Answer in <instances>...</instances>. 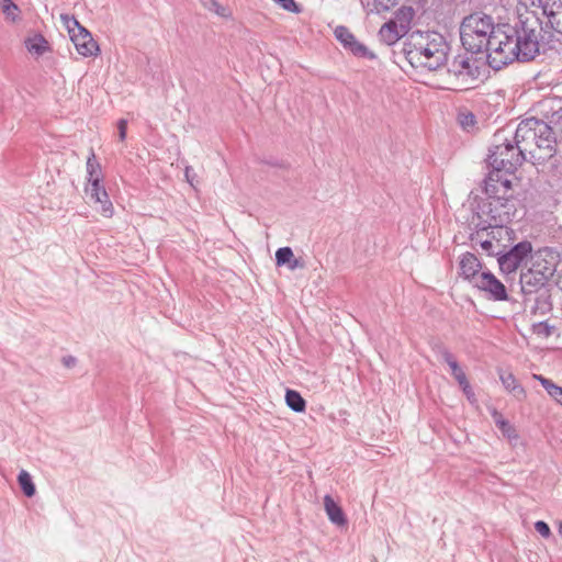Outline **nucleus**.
I'll use <instances>...</instances> for the list:
<instances>
[{
    "mask_svg": "<svg viewBox=\"0 0 562 562\" xmlns=\"http://www.w3.org/2000/svg\"><path fill=\"white\" fill-rule=\"evenodd\" d=\"M460 38L468 52L476 54L485 49L487 63L495 70L520 61V53L517 52L507 25L495 29L488 15L473 13L464 18L460 27Z\"/></svg>",
    "mask_w": 562,
    "mask_h": 562,
    "instance_id": "nucleus-1",
    "label": "nucleus"
},
{
    "mask_svg": "<svg viewBox=\"0 0 562 562\" xmlns=\"http://www.w3.org/2000/svg\"><path fill=\"white\" fill-rule=\"evenodd\" d=\"M544 1L518 0L516 5L517 21L514 25H507L514 37L517 52L520 53V61H530L539 55V41L542 31Z\"/></svg>",
    "mask_w": 562,
    "mask_h": 562,
    "instance_id": "nucleus-2",
    "label": "nucleus"
},
{
    "mask_svg": "<svg viewBox=\"0 0 562 562\" xmlns=\"http://www.w3.org/2000/svg\"><path fill=\"white\" fill-rule=\"evenodd\" d=\"M449 45L437 32L415 31L404 43L403 53L415 68L437 70L447 63Z\"/></svg>",
    "mask_w": 562,
    "mask_h": 562,
    "instance_id": "nucleus-3",
    "label": "nucleus"
},
{
    "mask_svg": "<svg viewBox=\"0 0 562 562\" xmlns=\"http://www.w3.org/2000/svg\"><path fill=\"white\" fill-rule=\"evenodd\" d=\"M525 160H527L526 157L513 138H508L504 132H497L494 135V142L487 158V162L494 171L513 173Z\"/></svg>",
    "mask_w": 562,
    "mask_h": 562,
    "instance_id": "nucleus-4",
    "label": "nucleus"
},
{
    "mask_svg": "<svg viewBox=\"0 0 562 562\" xmlns=\"http://www.w3.org/2000/svg\"><path fill=\"white\" fill-rule=\"evenodd\" d=\"M480 65L476 59L467 55H458L448 66V81L452 90H467L480 77Z\"/></svg>",
    "mask_w": 562,
    "mask_h": 562,
    "instance_id": "nucleus-5",
    "label": "nucleus"
},
{
    "mask_svg": "<svg viewBox=\"0 0 562 562\" xmlns=\"http://www.w3.org/2000/svg\"><path fill=\"white\" fill-rule=\"evenodd\" d=\"M543 132L548 133V124L535 117L526 119L517 125L513 139L526 159L535 155L538 135Z\"/></svg>",
    "mask_w": 562,
    "mask_h": 562,
    "instance_id": "nucleus-6",
    "label": "nucleus"
},
{
    "mask_svg": "<svg viewBox=\"0 0 562 562\" xmlns=\"http://www.w3.org/2000/svg\"><path fill=\"white\" fill-rule=\"evenodd\" d=\"M60 19L68 30L70 40L74 43L76 50L83 57L95 56L99 52V45L93 40L91 33L80 25L75 16L61 14Z\"/></svg>",
    "mask_w": 562,
    "mask_h": 562,
    "instance_id": "nucleus-7",
    "label": "nucleus"
},
{
    "mask_svg": "<svg viewBox=\"0 0 562 562\" xmlns=\"http://www.w3.org/2000/svg\"><path fill=\"white\" fill-rule=\"evenodd\" d=\"M485 193L488 194V199L492 207V231L491 232H504L506 231L504 225L512 221L514 216V203L512 200L504 196H496L495 186L487 182L485 187Z\"/></svg>",
    "mask_w": 562,
    "mask_h": 562,
    "instance_id": "nucleus-8",
    "label": "nucleus"
},
{
    "mask_svg": "<svg viewBox=\"0 0 562 562\" xmlns=\"http://www.w3.org/2000/svg\"><path fill=\"white\" fill-rule=\"evenodd\" d=\"M530 260V268L549 281L557 271L559 255L550 248H542L533 252Z\"/></svg>",
    "mask_w": 562,
    "mask_h": 562,
    "instance_id": "nucleus-9",
    "label": "nucleus"
},
{
    "mask_svg": "<svg viewBox=\"0 0 562 562\" xmlns=\"http://www.w3.org/2000/svg\"><path fill=\"white\" fill-rule=\"evenodd\" d=\"M532 251L531 243L520 241L509 251L498 258V265L503 272L512 273L518 269L522 260Z\"/></svg>",
    "mask_w": 562,
    "mask_h": 562,
    "instance_id": "nucleus-10",
    "label": "nucleus"
},
{
    "mask_svg": "<svg viewBox=\"0 0 562 562\" xmlns=\"http://www.w3.org/2000/svg\"><path fill=\"white\" fill-rule=\"evenodd\" d=\"M472 285L485 292L494 301H506L508 299L505 285L490 271L481 272Z\"/></svg>",
    "mask_w": 562,
    "mask_h": 562,
    "instance_id": "nucleus-11",
    "label": "nucleus"
},
{
    "mask_svg": "<svg viewBox=\"0 0 562 562\" xmlns=\"http://www.w3.org/2000/svg\"><path fill=\"white\" fill-rule=\"evenodd\" d=\"M335 37L355 56L367 59H374L376 56L364 44L360 43L346 26L339 25L334 31Z\"/></svg>",
    "mask_w": 562,
    "mask_h": 562,
    "instance_id": "nucleus-12",
    "label": "nucleus"
},
{
    "mask_svg": "<svg viewBox=\"0 0 562 562\" xmlns=\"http://www.w3.org/2000/svg\"><path fill=\"white\" fill-rule=\"evenodd\" d=\"M488 194L484 198H476L472 204V220L471 224L474 225L476 232H491L492 231V207Z\"/></svg>",
    "mask_w": 562,
    "mask_h": 562,
    "instance_id": "nucleus-13",
    "label": "nucleus"
},
{
    "mask_svg": "<svg viewBox=\"0 0 562 562\" xmlns=\"http://www.w3.org/2000/svg\"><path fill=\"white\" fill-rule=\"evenodd\" d=\"M86 194L88 199L94 204H99L98 211L105 217L113 215V205L109 195L98 178L92 183L87 184Z\"/></svg>",
    "mask_w": 562,
    "mask_h": 562,
    "instance_id": "nucleus-14",
    "label": "nucleus"
},
{
    "mask_svg": "<svg viewBox=\"0 0 562 562\" xmlns=\"http://www.w3.org/2000/svg\"><path fill=\"white\" fill-rule=\"evenodd\" d=\"M555 138L551 127L548 125V133H539L538 140L535 144V155H530V159L537 162H543L551 158L555 153Z\"/></svg>",
    "mask_w": 562,
    "mask_h": 562,
    "instance_id": "nucleus-15",
    "label": "nucleus"
},
{
    "mask_svg": "<svg viewBox=\"0 0 562 562\" xmlns=\"http://www.w3.org/2000/svg\"><path fill=\"white\" fill-rule=\"evenodd\" d=\"M460 274L464 280L469 281L471 284L476 281V278L480 277L482 271V265L477 257L471 252H465L462 255L460 262Z\"/></svg>",
    "mask_w": 562,
    "mask_h": 562,
    "instance_id": "nucleus-16",
    "label": "nucleus"
},
{
    "mask_svg": "<svg viewBox=\"0 0 562 562\" xmlns=\"http://www.w3.org/2000/svg\"><path fill=\"white\" fill-rule=\"evenodd\" d=\"M543 16L548 26L562 34V0H544Z\"/></svg>",
    "mask_w": 562,
    "mask_h": 562,
    "instance_id": "nucleus-17",
    "label": "nucleus"
},
{
    "mask_svg": "<svg viewBox=\"0 0 562 562\" xmlns=\"http://www.w3.org/2000/svg\"><path fill=\"white\" fill-rule=\"evenodd\" d=\"M548 282L540 273L536 272L531 268L522 271L520 274L521 291L525 294H532L542 289Z\"/></svg>",
    "mask_w": 562,
    "mask_h": 562,
    "instance_id": "nucleus-18",
    "label": "nucleus"
},
{
    "mask_svg": "<svg viewBox=\"0 0 562 562\" xmlns=\"http://www.w3.org/2000/svg\"><path fill=\"white\" fill-rule=\"evenodd\" d=\"M440 358L448 364L450 368L451 374L457 380L459 385L467 386V375L464 371L460 368L454 356L445 347L439 349Z\"/></svg>",
    "mask_w": 562,
    "mask_h": 562,
    "instance_id": "nucleus-19",
    "label": "nucleus"
},
{
    "mask_svg": "<svg viewBox=\"0 0 562 562\" xmlns=\"http://www.w3.org/2000/svg\"><path fill=\"white\" fill-rule=\"evenodd\" d=\"M499 379L504 387L510 392L516 398L522 400L526 396L524 387L517 381L513 373L507 371L499 372Z\"/></svg>",
    "mask_w": 562,
    "mask_h": 562,
    "instance_id": "nucleus-20",
    "label": "nucleus"
},
{
    "mask_svg": "<svg viewBox=\"0 0 562 562\" xmlns=\"http://www.w3.org/2000/svg\"><path fill=\"white\" fill-rule=\"evenodd\" d=\"M324 506L329 520L333 524L342 526L346 524V518L340 506L329 496L324 497Z\"/></svg>",
    "mask_w": 562,
    "mask_h": 562,
    "instance_id": "nucleus-21",
    "label": "nucleus"
},
{
    "mask_svg": "<svg viewBox=\"0 0 562 562\" xmlns=\"http://www.w3.org/2000/svg\"><path fill=\"white\" fill-rule=\"evenodd\" d=\"M415 11L411 7H402L400 8L394 15V19L391 20L396 26L400 27V32H404L407 34L411 23L414 19Z\"/></svg>",
    "mask_w": 562,
    "mask_h": 562,
    "instance_id": "nucleus-22",
    "label": "nucleus"
},
{
    "mask_svg": "<svg viewBox=\"0 0 562 562\" xmlns=\"http://www.w3.org/2000/svg\"><path fill=\"white\" fill-rule=\"evenodd\" d=\"M404 35H406V33L400 32V27L392 21L383 24L379 32L381 41L387 45L395 44Z\"/></svg>",
    "mask_w": 562,
    "mask_h": 562,
    "instance_id": "nucleus-23",
    "label": "nucleus"
},
{
    "mask_svg": "<svg viewBox=\"0 0 562 562\" xmlns=\"http://www.w3.org/2000/svg\"><path fill=\"white\" fill-rule=\"evenodd\" d=\"M495 424L501 430L502 435L505 438H507L510 446L516 447L519 443V435L515 427L509 422L505 420L504 418H502V416L497 415L495 417Z\"/></svg>",
    "mask_w": 562,
    "mask_h": 562,
    "instance_id": "nucleus-24",
    "label": "nucleus"
},
{
    "mask_svg": "<svg viewBox=\"0 0 562 562\" xmlns=\"http://www.w3.org/2000/svg\"><path fill=\"white\" fill-rule=\"evenodd\" d=\"M397 0H361L362 7L371 14H380L395 7Z\"/></svg>",
    "mask_w": 562,
    "mask_h": 562,
    "instance_id": "nucleus-25",
    "label": "nucleus"
},
{
    "mask_svg": "<svg viewBox=\"0 0 562 562\" xmlns=\"http://www.w3.org/2000/svg\"><path fill=\"white\" fill-rule=\"evenodd\" d=\"M27 50L35 56H42L48 49V43L42 35H34L25 41Z\"/></svg>",
    "mask_w": 562,
    "mask_h": 562,
    "instance_id": "nucleus-26",
    "label": "nucleus"
},
{
    "mask_svg": "<svg viewBox=\"0 0 562 562\" xmlns=\"http://www.w3.org/2000/svg\"><path fill=\"white\" fill-rule=\"evenodd\" d=\"M285 402L286 405L296 413H302L305 411V400L302 397V395L294 390H286L285 393Z\"/></svg>",
    "mask_w": 562,
    "mask_h": 562,
    "instance_id": "nucleus-27",
    "label": "nucleus"
},
{
    "mask_svg": "<svg viewBox=\"0 0 562 562\" xmlns=\"http://www.w3.org/2000/svg\"><path fill=\"white\" fill-rule=\"evenodd\" d=\"M87 173H88V183H92L95 178H98V182L102 180V171L100 164L95 160V155L93 150H91L88 159H87Z\"/></svg>",
    "mask_w": 562,
    "mask_h": 562,
    "instance_id": "nucleus-28",
    "label": "nucleus"
},
{
    "mask_svg": "<svg viewBox=\"0 0 562 562\" xmlns=\"http://www.w3.org/2000/svg\"><path fill=\"white\" fill-rule=\"evenodd\" d=\"M202 5L211 12H214L218 16L229 18L232 15V11L228 7L222 5L218 0H200Z\"/></svg>",
    "mask_w": 562,
    "mask_h": 562,
    "instance_id": "nucleus-29",
    "label": "nucleus"
},
{
    "mask_svg": "<svg viewBox=\"0 0 562 562\" xmlns=\"http://www.w3.org/2000/svg\"><path fill=\"white\" fill-rule=\"evenodd\" d=\"M18 482L21 490L27 497H32L35 494V485L32 481L31 475L25 470H22L18 475Z\"/></svg>",
    "mask_w": 562,
    "mask_h": 562,
    "instance_id": "nucleus-30",
    "label": "nucleus"
},
{
    "mask_svg": "<svg viewBox=\"0 0 562 562\" xmlns=\"http://www.w3.org/2000/svg\"><path fill=\"white\" fill-rule=\"evenodd\" d=\"M535 378L541 383L551 397L557 400L559 403L561 402L562 387L555 385L551 380L543 378L542 375H535Z\"/></svg>",
    "mask_w": 562,
    "mask_h": 562,
    "instance_id": "nucleus-31",
    "label": "nucleus"
},
{
    "mask_svg": "<svg viewBox=\"0 0 562 562\" xmlns=\"http://www.w3.org/2000/svg\"><path fill=\"white\" fill-rule=\"evenodd\" d=\"M293 259V251L290 247H281L276 251L277 266H285Z\"/></svg>",
    "mask_w": 562,
    "mask_h": 562,
    "instance_id": "nucleus-32",
    "label": "nucleus"
},
{
    "mask_svg": "<svg viewBox=\"0 0 562 562\" xmlns=\"http://www.w3.org/2000/svg\"><path fill=\"white\" fill-rule=\"evenodd\" d=\"M532 330L536 335L547 338L551 336L553 326L549 325L547 322H540L533 325Z\"/></svg>",
    "mask_w": 562,
    "mask_h": 562,
    "instance_id": "nucleus-33",
    "label": "nucleus"
},
{
    "mask_svg": "<svg viewBox=\"0 0 562 562\" xmlns=\"http://www.w3.org/2000/svg\"><path fill=\"white\" fill-rule=\"evenodd\" d=\"M484 232H477L475 237H473L472 240L476 241L480 244L481 248L487 252L488 255H493L494 254V244L491 239H483L482 238V234Z\"/></svg>",
    "mask_w": 562,
    "mask_h": 562,
    "instance_id": "nucleus-34",
    "label": "nucleus"
},
{
    "mask_svg": "<svg viewBox=\"0 0 562 562\" xmlns=\"http://www.w3.org/2000/svg\"><path fill=\"white\" fill-rule=\"evenodd\" d=\"M459 122L464 130H469L473 127L476 122L475 115L471 112H462L459 114Z\"/></svg>",
    "mask_w": 562,
    "mask_h": 562,
    "instance_id": "nucleus-35",
    "label": "nucleus"
},
{
    "mask_svg": "<svg viewBox=\"0 0 562 562\" xmlns=\"http://www.w3.org/2000/svg\"><path fill=\"white\" fill-rule=\"evenodd\" d=\"M277 4H279L283 10L289 12L297 13L300 12L299 5L294 0H273Z\"/></svg>",
    "mask_w": 562,
    "mask_h": 562,
    "instance_id": "nucleus-36",
    "label": "nucleus"
},
{
    "mask_svg": "<svg viewBox=\"0 0 562 562\" xmlns=\"http://www.w3.org/2000/svg\"><path fill=\"white\" fill-rule=\"evenodd\" d=\"M19 7L15 3H10L2 9V12L5 14L7 19L11 21H15L19 13Z\"/></svg>",
    "mask_w": 562,
    "mask_h": 562,
    "instance_id": "nucleus-37",
    "label": "nucleus"
},
{
    "mask_svg": "<svg viewBox=\"0 0 562 562\" xmlns=\"http://www.w3.org/2000/svg\"><path fill=\"white\" fill-rule=\"evenodd\" d=\"M535 529L543 538H549L551 536V530H550L549 525L542 520H538L535 524Z\"/></svg>",
    "mask_w": 562,
    "mask_h": 562,
    "instance_id": "nucleus-38",
    "label": "nucleus"
},
{
    "mask_svg": "<svg viewBox=\"0 0 562 562\" xmlns=\"http://www.w3.org/2000/svg\"><path fill=\"white\" fill-rule=\"evenodd\" d=\"M126 130H127V121L124 119H121L117 122V131H119V138L122 142L126 138Z\"/></svg>",
    "mask_w": 562,
    "mask_h": 562,
    "instance_id": "nucleus-39",
    "label": "nucleus"
},
{
    "mask_svg": "<svg viewBox=\"0 0 562 562\" xmlns=\"http://www.w3.org/2000/svg\"><path fill=\"white\" fill-rule=\"evenodd\" d=\"M184 177H186L187 181H188L191 186H193V178L195 177V173H194V171H193L192 167H189V166H188V167H186V170H184Z\"/></svg>",
    "mask_w": 562,
    "mask_h": 562,
    "instance_id": "nucleus-40",
    "label": "nucleus"
},
{
    "mask_svg": "<svg viewBox=\"0 0 562 562\" xmlns=\"http://www.w3.org/2000/svg\"><path fill=\"white\" fill-rule=\"evenodd\" d=\"M286 266L289 267L290 270H295L297 268H301L303 267V265L300 262L299 259L294 258L291 260V262H288Z\"/></svg>",
    "mask_w": 562,
    "mask_h": 562,
    "instance_id": "nucleus-41",
    "label": "nucleus"
},
{
    "mask_svg": "<svg viewBox=\"0 0 562 562\" xmlns=\"http://www.w3.org/2000/svg\"><path fill=\"white\" fill-rule=\"evenodd\" d=\"M460 386L469 400L474 396V393H473L468 380H467V386H464V385H460Z\"/></svg>",
    "mask_w": 562,
    "mask_h": 562,
    "instance_id": "nucleus-42",
    "label": "nucleus"
},
{
    "mask_svg": "<svg viewBox=\"0 0 562 562\" xmlns=\"http://www.w3.org/2000/svg\"><path fill=\"white\" fill-rule=\"evenodd\" d=\"M63 361L66 367H72L76 362V359L74 357H67V358H64Z\"/></svg>",
    "mask_w": 562,
    "mask_h": 562,
    "instance_id": "nucleus-43",
    "label": "nucleus"
},
{
    "mask_svg": "<svg viewBox=\"0 0 562 562\" xmlns=\"http://www.w3.org/2000/svg\"><path fill=\"white\" fill-rule=\"evenodd\" d=\"M13 3L12 0H0L1 9H4L5 5Z\"/></svg>",
    "mask_w": 562,
    "mask_h": 562,
    "instance_id": "nucleus-44",
    "label": "nucleus"
},
{
    "mask_svg": "<svg viewBox=\"0 0 562 562\" xmlns=\"http://www.w3.org/2000/svg\"><path fill=\"white\" fill-rule=\"evenodd\" d=\"M501 184L505 188V189H508L509 188V184H510V181L505 179L503 181H501Z\"/></svg>",
    "mask_w": 562,
    "mask_h": 562,
    "instance_id": "nucleus-45",
    "label": "nucleus"
},
{
    "mask_svg": "<svg viewBox=\"0 0 562 562\" xmlns=\"http://www.w3.org/2000/svg\"><path fill=\"white\" fill-rule=\"evenodd\" d=\"M559 535L562 537V521L559 522Z\"/></svg>",
    "mask_w": 562,
    "mask_h": 562,
    "instance_id": "nucleus-46",
    "label": "nucleus"
},
{
    "mask_svg": "<svg viewBox=\"0 0 562 562\" xmlns=\"http://www.w3.org/2000/svg\"><path fill=\"white\" fill-rule=\"evenodd\" d=\"M488 180H490V181H494L493 173H491V175H490Z\"/></svg>",
    "mask_w": 562,
    "mask_h": 562,
    "instance_id": "nucleus-47",
    "label": "nucleus"
},
{
    "mask_svg": "<svg viewBox=\"0 0 562 562\" xmlns=\"http://www.w3.org/2000/svg\"><path fill=\"white\" fill-rule=\"evenodd\" d=\"M560 404H562V397H561V402H560Z\"/></svg>",
    "mask_w": 562,
    "mask_h": 562,
    "instance_id": "nucleus-48",
    "label": "nucleus"
}]
</instances>
